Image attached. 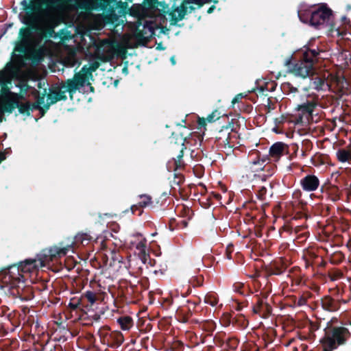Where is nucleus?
<instances>
[{"label":"nucleus","instance_id":"nucleus-23","mask_svg":"<svg viewBox=\"0 0 351 351\" xmlns=\"http://www.w3.org/2000/svg\"><path fill=\"white\" fill-rule=\"evenodd\" d=\"M321 191L326 193L330 199L333 202H337L341 199V192L339 187L335 185L322 186Z\"/></svg>","mask_w":351,"mask_h":351},{"label":"nucleus","instance_id":"nucleus-42","mask_svg":"<svg viewBox=\"0 0 351 351\" xmlns=\"http://www.w3.org/2000/svg\"><path fill=\"white\" fill-rule=\"evenodd\" d=\"M276 86L277 84L275 82H267L265 84L264 86L261 87L260 92L263 94L264 93L265 90L272 92L276 90Z\"/></svg>","mask_w":351,"mask_h":351},{"label":"nucleus","instance_id":"nucleus-47","mask_svg":"<svg viewBox=\"0 0 351 351\" xmlns=\"http://www.w3.org/2000/svg\"><path fill=\"white\" fill-rule=\"evenodd\" d=\"M267 191V189L265 186L260 187L256 194L258 199L261 201L265 200Z\"/></svg>","mask_w":351,"mask_h":351},{"label":"nucleus","instance_id":"nucleus-58","mask_svg":"<svg viewBox=\"0 0 351 351\" xmlns=\"http://www.w3.org/2000/svg\"><path fill=\"white\" fill-rule=\"evenodd\" d=\"M206 120L205 118L204 117H198V119H197V128L198 129H202V128H205L206 125Z\"/></svg>","mask_w":351,"mask_h":351},{"label":"nucleus","instance_id":"nucleus-51","mask_svg":"<svg viewBox=\"0 0 351 351\" xmlns=\"http://www.w3.org/2000/svg\"><path fill=\"white\" fill-rule=\"evenodd\" d=\"M118 8L119 9V13L126 14L128 10V3L126 2L119 1L117 3Z\"/></svg>","mask_w":351,"mask_h":351},{"label":"nucleus","instance_id":"nucleus-27","mask_svg":"<svg viewBox=\"0 0 351 351\" xmlns=\"http://www.w3.org/2000/svg\"><path fill=\"white\" fill-rule=\"evenodd\" d=\"M314 8L301 9L298 11V17L304 23H308L312 26L313 14Z\"/></svg>","mask_w":351,"mask_h":351},{"label":"nucleus","instance_id":"nucleus-17","mask_svg":"<svg viewBox=\"0 0 351 351\" xmlns=\"http://www.w3.org/2000/svg\"><path fill=\"white\" fill-rule=\"evenodd\" d=\"M289 154V146L283 142H276L269 148V156L274 160H278L282 156Z\"/></svg>","mask_w":351,"mask_h":351},{"label":"nucleus","instance_id":"nucleus-19","mask_svg":"<svg viewBox=\"0 0 351 351\" xmlns=\"http://www.w3.org/2000/svg\"><path fill=\"white\" fill-rule=\"evenodd\" d=\"M139 201L137 204L131 206L130 210L133 214L141 216L143 212V208L152 204V197L147 194L140 195Z\"/></svg>","mask_w":351,"mask_h":351},{"label":"nucleus","instance_id":"nucleus-49","mask_svg":"<svg viewBox=\"0 0 351 351\" xmlns=\"http://www.w3.org/2000/svg\"><path fill=\"white\" fill-rule=\"evenodd\" d=\"M69 306L71 310H77L81 308V302L79 300H71L69 304Z\"/></svg>","mask_w":351,"mask_h":351},{"label":"nucleus","instance_id":"nucleus-6","mask_svg":"<svg viewBox=\"0 0 351 351\" xmlns=\"http://www.w3.org/2000/svg\"><path fill=\"white\" fill-rule=\"evenodd\" d=\"M332 11L326 5H322L317 8H314L313 14L312 26L317 29L322 28V26L328 27L332 23Z\"/></svg>","mask_w":351,"mask_h":351},{"label":"nucleus","instance_id":"nucleus-43","mask_svg":"<svg viewBox=\"0 0 351 351\" xmlns=\"http://www.w3.org/2000/svg\"><path fill=\"white\" fill-rule=\"evenodd\" d=\"M262 172H265L269 177L271 176L275 171V167L272 165H265L259 168Z\"/></svg>","mask_w":351,"mask_h":351},{"label":"nucleus","instance_id":"nucleus-4","mask_svg":"<svg viewBox=\"0 0 351 351\" xmlns=\"http://www.w3.org/2000/svg\"><path fill=\"white\" fill-rule=\"evenodd\" d=\"M324 332L321 342L330 349L345 344L350 337L349 330L343 326H330L325 328Z\"/></svg>","mask_w":351,"mask_h":351},{"label":"nucleus","instance_id":"nucleus-25","mask_svg":"<svg viewBox=\"0 0 351 351\" xmlns=\"http://www.w3.org/2000/svg\"><path fill=\"white\" fill-rule=\"evenodd\" d=\"M107 341L108 346L118 348L123 343L124 337L120 331H113L110 334Z\"/></svg>","mask_w":351,"mask_h":351},{"label":"nucleus","instance_id":"nucleus-18","mask_svg":"<svg viewBox=\"0 0 351 351\" xmlns=\"http://www.w3.org/2000/svg\"><path fill=\"white\" fill-rule=\"evenodd\" d=\"M341 24L340 25H337L336 23H333L330 24L329 31L330 32H336L338 36H341L343 38L345 35L351 29V23L349 19H348L346 16H343L341 19Z\"/></svg>","mask_w":351,"mask_h":351},{"label":"nucleus","instance_id":"nucleus-41","mask_svg":"<svg viewBox=\"0 0 351 351\" xmlns=\"http://www.w3.org/2000/svg\"><path fill=\"white\" fill-rule=\"evenodd\" d=\"M189 282L193 287H202L204 283V277L202 276H193Z\"/></svg>","mask_w":351,"mask_h":351},{"label":"nucleus","instance_id":"nucleus-59","mask_svg":"<svg viewBox=\"0 0 351 351\" xmlns=\"http://www.w3.org/2000/svg\"><path fill=\"white\" fill-rule=\"evenodd\" d=\"M269 177V176L267 173H265V172H263L262 173H258V174L254 175V178L256 179H258L263 182L266 181Z\"/></svg>","mask_w":351,"mask_h":351},{"label":"nucleus","instance_id":"nucleus-32","mask_svg":"<svg viewBox=\"0 0 351 351\" xmlns=\"http://www.w3.org/2000/svg\"><path fill=\"white\" fill-rule=\"evenodd\" d=\"M100 66V64L97 61H94L90 63L89 67H86V66H84L80 72L82 73V74H86V80H88L89 77L92 76V73L95 71L99 66Z\"/></svg>","mask_w":351,"mask_h":351},{"label":"nucleus","instance_id":"nucleus-7","mask_svg":"<svg viewBox=\"0 0 351 351\" xmlns=\"http://www.w3.org/2000/svg\"><path fill=\"white\" fill-rule=\"evenodd\" d=\"M125 243L130 249L135 248L138 252V254L143 263H146L147 259L149 260L151 264L152 260L149 258V254L147 253V240L140 233H136L130 236L125 241Z\"/></svg>","mask_w":351,"mask_h":351},{"label":"nucleus","instance_id":"nucleus-1","mask_svg":"<svg viewBox=\"0 0 351 351\" xmlns=\"http://www.w3.org/2000/svg\"><path fill=\"white\" fill-rule=\"evenodd\" d=\"M68 247L53 245L45 248L36 255L35 258H27L18 265L9 266L0 274L2 283L9 286L10 289H16L17 294L21 295V289L23 291L25 277L23 274L37 271L39 268L45 267L51 262H56L65 256L68 253Z\"/></svg>","mask_w":351,"mask_h":351},{"label":"nucleus","instance_id":"nucleus-33","mask_svg":"<svg viewBox=\"0 0 351 351\" xmlns=\"http://www.w3.org/2000/svg\"><path fill=\"white\" fill-rule=\"evenodd\" d=\"M117 322L121 328L123 330H128L133 326V320L132 317L129 316L121 317L118 319Z\"/></svg>","mask_w":351,"mask_h":351},{"label":"nucleus","instance_id":"nucleus-57","mask_svg":"<svg viewBox=\"0 0 351 351\" xmlns=\"http://www.w3.org/2000/svg\"><path fill=\"white\" fill-rule=\"evenodd\" d=\"M319 328V324L318 322H310L309 331L311 333H314L315 331Z\"/></svg>","mask_w":351,"mask_h":351},{"label":"nucleus","instance_id":"nucleus-10","mask_svg":"<svg viewBox=\"0 0 351 351\" xmlns=\"http://www.w3.org/2000/svg\"><path fill=\"white\" fill-rule=\"evenodd\" d=\"M317 106V102L314 98L306 99V101L298 105L295 108V110L298 112V114L295 117V122L297 123H303L304 119L308 120V119L312 117Z\"/></svg>","mask_w":351,"mask_h":351},{"label":"nucleus","instance_id":"nucleus-30","mask_svg":"<svg viewBox=\"0 0 351 351\" xmlns=\"http://www.w3.org/2000/svg\"><path fill=\"white\" fill-rule=\"evenodd\" d=\"M253 156H255L254 158L250 161V164L252 165H260L262 166L267 160H269V157L267 156H263L261 157L260 152L258 151L252 152L250 157H252Z\"/></svg>","mask_w":351,"mask_h":351},{"label":"nucleus","instance_id":"nucleus-26","mask_svg":"<svg viewBox=\"0 0 351 351\" xmlns=\"http://www.w3.org/2000/svg\"><path fill=\"white\" fill-rule=\"evenodd\" d=\"M328 77H330L329 80L330 86L333 84H335L336 88L339 90H341L348 85L346 79L343 76L335 75L329 73Z\"/></svg>","mask_w":351,"mask_h":351},{"label":"nucleus","instance_id":"nucleus-5","mask_svg":"<svg viewBox=\"0 0 351 351\" xmlns=\"http://www.w3.org/2000/svg\"><path fill=\"white\" fill-rule=\"evenodd\" d=\"M48 9L56 11L86 9L88 3L85 0H51L45 3Z\"/></svg>","mask_w":351,"mask_h":351},{"label":"nucleus","instance_id":"nucleus-45","mask_svg":"<svg viewBox=\"0 0 351 351\" xmlns=\"http://www.w3.org/2000/svg\"><path fill=\"white\" fill-rule=\"evenodd\" d=\"M220 118V113L218 112L217 110H215L213 111L210 114L207 116L206 120L208 123H213L216 120H218Z\"/></svg>","mask_w":351,"mask_h":351},{"label":"nucleus","instance_id":"nucleus-2","mask_svg":"<svg viewBox=\"0 0 351 351\" xmlns=\"http://www.w3.org/2000/svg\"><path fill=\"white\" fill-rule=\"evenodd\" d=\"M25 15L23 23L26 27L20 29L19 40L15 44L14 50L20 53H26L32 43L33 32L37 31L38 23L43 12V5L40 2H32L25 8Z\"/></svg>","mask_w":351,"mask_h":351},{"label":"nucleus","instance_id":"nucleus-44","mask_svg":"<svg viewBox=\"0 0 351 351\" xmlns=\"http://www.w3.org/2000/svg\"><path fill=\"white\" fill-rule=\"evenodd\" d=\"M271 292V283L267 282L265 286L261 289V295L263 298H267Z\"/></svg>","mask_w":351,"mask_h":351},{"label":"nucleus","instance_id":"nucleus-63","mask_svg":"<svg viewBox=\"0 0 351 351\" xmlns=\"http://www.w3.org/2000/svg\"><path fill=\"white\" fill-rule=\"evenodd\" d=\"M45 93L43 94L42 95H38L36 98V101H37V103L41 106V105L44 104V103H45Z\"/></svg>","mask_w":351,"mask_h":351},{"label":"nucleus","instance_id":"nucleus-61","mask_svg":"<svg viewBox=\"0 0 351 351\" xmlns=\"http://www.w3.org/2000/svg\"><path fill=\"white\" fill-rule=\"evenodd\" d=\"M29 108H31V112H32L34 110H38L40 111V105H39L37 101H35L34 103L29 102Z\"/></svg>","mask_w":351,"mask_h":351},{"label":"nucleus","instance_id":"nucleus-11","mask_svg":"<svg viewBox=\"0 0 351 351\" xmlns=\"http://www.w3.org/2000/svg\"><path fill=\"white\" fill-rule=\"evenodd\" d=\"M191 4L189 0H183L180 6H172V10L169 12L170 25L175 26L178 22L184 19L188 14L187 5Z\"/></svg>","mask_w":351,"mask_h":351},{"label":"nucleus","instance_id":"nucleus-64","mask_svg":"<svg viewBox=\"0 0 351 351\" xmlns=\"http://www.w3.org/2000/svg\"><path fill=\"white\" fill-rule=\"evenodd\" d=\"M108 17L110 19L111 21L113 23L114 21H117L118 19L117 15L114 13V10H112L110 13Z\"/></svg>","mask_w":351,"mask_h":351},{"label":"nucleus","instance_id":"nucleus-3","mask_svg":"<svg viewBox=\"0 0 351 351\" xmlns=\"http://www.w3.org/2000/svg\"><path fill=\"white\" fill-rule=\"evenodd\" d=\"M321 51L304 47L300 53L298 60L293 61V56L285 60V65L295 76L306 78L315 73V65L318 62Z\"/></svg>","mask_w":351,"mask_h":351},{"label":"nucleus","instance_id":"nucleus-35","mask_svg":"<svg viewBox=\"0 0 351 351\" xmlns=\"http://www.w3.org/2000/svg\"><path fill=\"white\" fill-rule=\"evenodd\" d=\"M218 302L217 295L215 292H208L204 297V302L212 306H216Z\"/></svg>","mask_w":351,"mask_h":351},{"label":"nucleus","instance_id":"nucleus-39","mask_svg":"<svg viewBox=\"0 0 351 351\" xmlns=\"http://www.w3.org/2000/svg\"><path fill=\"white\" fill-rule=\"evenodd\" d=\"M239 345V340L234 337H228L226 341V347L224 350L228 351L229 349L235 350Z\"/></svg>","mask_w":351,"mask_h":351},{"label":"nucleus","instance_id":"nucleus-34","mask_svg":"<svg viewBox=\"0 0 351 351\" xmlns=\"http://www.w3.org/2000/svg\"><path fill=\"white\" fill-rule=\"evenodd\" d=\"M226 339V334L224 332H219L214 336L213 341L217 346L225 348Z\"/></svg>","mask_w":351,"mask_h":351},{"label":"nucleus","instance_id":"nucleus-24","mask_svg":"<svg viewBox=\"0 0 351 351\" xmlns=\"http://www.w3.org/2000/svg\"><path fill=\"white\" fill-rule=\"evenodd\" d=\"M200 299L198 298L197 300H188L186 303L188 305L186 306V310L180 309V313L182 315L183 322H187L189 318L192 316L193 312L196 306L199 304Z\"/></svg>","mask_w":351,"mask_h":351},{"label":"nucleus","instance_id":"nucleus-14","mask_svg":"<svg viewBox=\"0 0 351 351\" xmlns=\"http://www.w3.org/2000/svg\"><path fill=\"white\" fill-rule=\"evenodd\" d=\"M94 239V237L90 235L88 232H78L74 237L73 241L70 245H66L65 247L69 246V250L73 251L75 248H79L80 247H85L88 245ZM59 247H64L62 243H60Z\"/></svg>","mask_w":351,"mask_h":351},{"label":"nucleus","instance_id":"nucleus-15","mask_svg":"<svg viewBox=\"0 0 351 351\" xmlns=\"http://www.w3.org/2000/svg\"><path fill=\"white\" fill-rule=\"evenodd\" d=\"M300 184L303 191L313 192L318 189L320 182L315 175L308 174L300 180Z\"/></svg>","mask_w":351,"mask_h":351},{"label":"nucleus","instance_id":"nucleus-20","mask_svg":"<svg viewBox=\"0 0 351 351\" xmlns=\"http://www.w3.org/2000/svg\"><path fill=\"white\" fill-rule=\"evenodd\" d=\"M341 300H335L330 295H326L321 299V305L322 308L327 311L335 312L339 309L341 306Z\"/></svg>","mask_w":351,"mask_h":351},{"label":"nucleus","instance_id":"nucleus-37","mask_svg":"<svg viewBox=\"0 0 351 351\" xmlns=\"http://www.w3.org/2000/svg\"><path fill=\"white\" fill-rule=\"evenodd\" d=\"M16 108L19 110L20 114L29 116L31 114V108H29V102L19 103L18 101V106Z\"/></svg>","mask_w":351,"mask_h":351},{"label":"nucleus","instance_id":"nucleus-22","mask_svg":"<svg viewBox=\"0 0 351 351\" xmlns=\"http://www.w3.org/2000/svg\"><path fill=\"white\" fill-rule=\"evenodd\" d=\"M62 85L56 86L50 89V93L47 95V100H50L53 104L59 101H65L67 99L66 91L62 90Z\"/></svg>","mask_w":351,"mask_h":351},{"label":"nucleus","instance_id":"nucleus-48","mask_svg":"<svg viewBox=\"0 0 351 351\" xmlns=\"http://www.w3.org/2000/svg\"><path fill=\"white\" fill-rule=\"evenodd\" d=\"M33 62H40L42 60V54L40 51H34L31 56Z\"/></svg>","mask_w":351,"mask_h":351},{"label":"nucleus","instance_id":"nucleus-60","mask_svg":"<svg viewBox=\"0 0 351 351\" xmlns=\"http://www.w3.org/2000/svg\"><path fill=\"white\" fill-rule=\"evenodd\" d=\"M243 288V284H240V283H238V284H234V291L236 292H238L241 294H243V292L241 291V289Z\"/></svg>","mask_w":351,"mask_h":351},{"label":"nucleus","instance_id":"nucleus-9","mask_svg":"<svg viewBox=\"0 0 351 351\" xmlns=\"http://www.w3.org/2000/svg\"><path fill=\"white\" fill-rule=\"evenodd\" d=\"M232 129L230 123L226 126H223L216 134L215 143L219 148L228 149L231 151L234 146V142L232 141L231 132Z\"/></svg>","mask_w":351,"mask_h":351},{"label":"nucleus","instance_id":"nucleus-21","mask_svg":"<svg viewBox=\"0 0 351 351\" xmlns=\"http://www.w3.org/2000/svg\"><path fill=\"white\" fill-rule=\"evenodd\" d=\"M287 269V266L281 261H274L267 265L265 268V272L267 276H279L283 274Z\"/></svg>","mask_w":351,"mask_h":351},{"label":"nucleus","instance_id":"nucleus-16","mask_svg":"<svg viewBox=\"0 0 351 351\" xmlns=\"http://www.w3.org/2000/svg\"><path fill=\"white\" fill-rule=\"evenodd\" d=\"M142 14H144L145 11H149L151 12H158V14L165 15L170 12L169 9V5L165 1H159L156 0V3H147L144 8H141Z\"/></svg>","mask_w":351,"mask_h":351},{"label":"nucleus","instance_id":"nucleus-40","mask_svg":"<svg viewBox=\"0 0 351 351\" xmlns=\"http://www.w3.org/2000/svg\"><path fill=\"white\" fill-rule=\"evenodd\" d=\"M84 299L89 302L90 304L92 305L96 302L97 298L95 293L90 291H87L82 295V300Z\"/></svg>","mask_w":351,"mask_h":351},{"label":"nucleus","instance_id":"nucleus-52","mask_svg":"<svg viewBox=\"0 0 351 351\" xmlns=\"http://www.w3.org/2000/svg\"><path fill=\"white\" fill-rule=\"evenodd\" d=\"M53 104L50 101L47 100V102L45 104H43V106H40V113L42 117H43L47 111L49 109V107Z\"/></svg>","mask_w":351,"mask_h":351},{"label":"nucleus","instance_id":"nucleus-13","mask_svg":"<svg viewBox=\"0 0 351 351\" xmlns=\"http://www.w3.org/2000/svg\"><path fill=\"white\" fill-rule=\"evenodd\" d=\"M254 297L256 302L252 307L253 313L263 318L269 317L272 313L271 305L265 301V298H261L258 295H256Z\"/></svg>","mask_w":351,"mask_h":351},{"label":"nucleus","instance_id":"nucleus-46","mask_svg":"<svg viewBox=\"0 0 351 351\" xmlns=\"http://www.w3.org/2000/svg\"><path fill=\"white\" fill-rule=\"evenodd\" d=\"M184 181V177L181 173H174V178L172 181L173 185H177L180 186L181 185Z\"/></svg>","mask_w":351,"mask_h":351},{"label":"nucleus","instance_id":"nucleus-53","mask_svg":"<svg viewBox=\"0 0 351 351\" xmlns=\"http://www.w3.org/2000/svg\"><path fill=\"white\" fill-rule=\"evenodd\" d=\"M234 251V246L232 244H230L227 246L226 250L225 256L228 259L232 258V253Z\"/></svg>","mask_w":351,"mask_h":351},{"label":"nucleus","instance_id":"nucleus-31","mask_svg":"<svg viewBox=\"0 0 351 351\" xmlns=\"http://www.w3.org/2000/svg\"><path fill=\"white\" fill-rule=\"evenodd\" d=\"M178 149L179 150V153L176 156V158H173L175 169H181L182 167H183L184 166V161L182 160V158L184 156V152L186 149V147L185 146V145H184V146L178 147Z\"/></svg>","mask_w":351,"mask_h":351},{"label":"nucleus","instance_id":"nucleus-29","mask_svg":"<svg viewBox=\"0 0 351 351\" xmlns=\"http://www.w3.org/2000/svg\"><path fill=\"white\" fill-rule=\"evenodd\" d=\"M336 156L339 162H350L351 161V150L346 149H339L336 152Z\"/></svg>","mask_w":351,"mask_h":351},{"label":"nucleus","instance_id":"nucleus-50","mask_svg":"<svg viewBox=\"0 0 351 351\" xmlns=\"http://www.w3.org/2000/svg\"><path fill=\"white\" fill-rule=\"evenodd\" d=\"M307 302V298L304 295H300L298 299H295L294 301L295 305L298 306H304Z\"/></svg>","mask_w":351,"mask_h":351},{"label":"nucleus","instance_id":"nucleus-54","mask_svg":"<svg viewBox=\"0 0 351 351\" xmlns=\"http://www.w3.org/2000/svg\"><path fill=\"white\" fill-rule=\"evenodd\" d=\"M26 291L27 292V295H25V296H22L21 295L20 297L21 298V299L23 300H31L32 298H33L34 294H33V291L32 290V288L27 287L26 288Z\"/></svg>","mask_w":351,"mask_h":351},{"label":"nucleus","instance_id":"nucleus-56","mask_svg":"<svg viewBox=\"0 0 351 351\" xmlns=\"http://www.w3.org/2000/svg\"><path fill=\"white\" fill-rule=\"evenodd\" d=\"M247 96L245 93H239L237 94L232 100V104H235L236 103H239L241 100Z\"/></svg>","mask_w":351,"mask_h":351},{"label":"nucleus","instance_id":"nucleus-62","mask_svg":"<svg viewBox=\"0 0 351 351\" xmlns=\"http://www.w3.org/2000/svg\"><path fill=\"white\" fill-rule=\"evenodd\" d=\"M189 1H191V3L197 5L198 8H202L205 4L204 0H189Z\"/></svg>","mask_w":351,"mask_h":351},{"label":"nucleus","instance_id":"nucleus-38","mask_svg":"<svg viewBox=\"0 0 351 351\" xmlns=\"http://www.w3.org/2000/svg\"><path fill=\"white\" fill-rule=\"evenodd\" d=\"M188 226V221L186 219H182L180 221H176V219H171L169 222V229L173 231L177 226L178 228H184Z\"/></svg>","mask_w":351,"mask_h":351},{"label":"nucleus","instance_id":"nucleus-36","mask_svg":"<svg viewBox=\"0 0 351 351\" xmlns=\"http://www.w3.org/2000/svg\"><path fill=\"white\" fill-rule=\"evenodd\" d=\"M16 106H18V101L10 99L4 103L3 109L6 112L12 113Z\"/></svg>","mask_w":351,"mask_h":351},{"label":"nucleus","instance_id":"nucleus-28","mask_svg":"<svg viewBox=\"0 0 351 351\" xmlns=\"http://www.w3.org/2000/svg\"><path fill=\"white\" fill-rule=\"evenodd\" d=\"M170 139L171 143L177 147L184 146L186 142V136L181 132H172Z\"/></svg>","mask_w":351,"mask_h":351},{"label":"nucleus","instance_id":"nucleus-8","mask_svg":"<svg viewBox=\"0 0 351 351\" xmlns=\"http://www.w3.org/2000/svg\"><path fill=\"white\" fill-rule=\"evenodd\" d=\"M86 80V74H82V72L75 73L72 79H68L65 82H62V88L69 93L71 99L73 98V94L80 88L84 86Z\"/></svg>","mask_w":351,"mask_h":351},{"label":"nucleus","instance_id":"nucleus-55","mask_svg":"<svg viewBox=\"0 0 351 351\" xmlns=\"http://www.w3.org/2000/svg\"><path fill=\"white\" fill-rule=\"evenodd\" d=\"M308 256L309 258H305V264L306 267L312 265V263L310 262V259H314L317 257L314 252H308Z\"/></svg>","mask_w":351,"mask_h":351},{"label":"nucleus","instance_id":"nucleus-12","mask_svg":"<svg viewBox=\"0 0 351 351\" xmlns=\"http://www.w3.org/2000/svg\"><path fill=\"white\" fill-rule=\"evenodd\" d=\"M310 77L309 88L317 91L330 88L328 77L325 74H312Z\"/></svg>","mask_w":351,"mask_h":351}]
</instances>
